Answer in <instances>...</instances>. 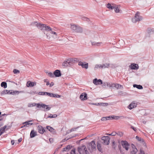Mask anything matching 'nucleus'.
Listing matches in <instances>:
<instances>
[{
    "label": "nucleus",
    "instance_id": "f257e3e1",
    "mask_svg": "<svg viewBox=\"0 0 154 154\" xmlns=\"http://www.w3.org/2000/svg\"><path fill=\"white\" fill-rule=\"evenodd\" d=\"M140 13L137 11L135 14L134 17L132 19V21L134 23L139 21L142 19V17L140 15Z\"/></svg>",
    "mask_w": 154,
    "mask_h": 154
},
{
    "label": "nucleus",
    "instance_id": "f03ea898",
    "mask_svg": "<svg viewBox=\"0 0 154 154\" xmlns=\"http://www.w3.org/2000/svg\"><path fill=\"white\" fill-rule=\"evenodd\" d=\"M71 29L77 33H82V32L83 29L80 26L73 25H71Z\"/></svg>",
    "mask_w": 154,
    "mask_h": 154
},
{
    "label": "nucleus",
    "instance_id": "7ed1b4c3",
    "mask_svg": "<svg viewBox=\"0 0 154 154\" xmlns=\"http://www.w3.org/2000/svg\"><path fill=\"white\" fill-rule=\"evenodd\" d=\"M110 64L108 63H105L102 64H96L94 67V69L99 68L101 69H104L105 68H108L109 67Z\"/></svg>",
    "mask_w": 154,
    "mask_h": 154
},
{
    "label": "nucleus",
    "instance_id": "20e7f679",
    "mask_svg": "<svg viewBox=\"0 0 154 154\" xmlns=\"http://www.w3.org/2000/svg\"><path fill=\"white\" fill-rule=\"evenodd\" d=\"M37 107L38 108L42 107L43 108L45 109L44 110L45 111L50 110L51 108L50 107L48 106L47 105L44 104H40L39 103L37 104Z\"/></svg>",
    "mask_w": 154,
    "mask_h": 154
},
{
    "label": "nucleus",
    "instance_id": "39448f33",
    "mask_svg": "<svg viewBox=\"0 0 154 154\" xmlns=\"http://www.w3.org/2000/svg\"><path fill=\"white\" fill-rule=\"evenodd\" d=\"M101 140L103 141L102 143L106 145H108L109 143L110 138L108 136H103L101 137Z\"/></svg>",
    "mask_w": 154,
    "mask_h": 154
},
{
    "label": "nucleus",
    "instance_id": "423d86ee",
    "mask_svg": "<svg viewBox=\"0 0 154 154\" xmlns=\"http://www.w3.org/2000/svg\"><path fill=\"white\" fill-rule=\"evenodd\" d=\"M40 29L42 31L45 30L47 31H50L52 30V29L50 26H47L46 24H42L41 25Z\"/></svg>",
    "mask_w": 154,
    "mask_h": 154
},
{
    "label": "nucleus",
    "instance_id": "0eeeda50",
    "mask_svg": "<svg viewBox=\"0 0 154 154\" xmlns=\"http://www.w3.org/2000/svg\"><path fill=\"white\" fill-rule=\"evenodd\" d=\"M86 149L85 145H82L78 147V150L79 154H85Z\"/></svg>",
    "mask_w": 154,
    "mask_h": 154
},
{
    "label": "nucleus",
    "instance_id": "6e6552de",
    "mask_svg": "<svg viewBox=\"0 0 154 154\" xmlns=\"http://www.w3.org/2000/svg\"><path fill=\"white\" fill-rule=\"evenodd\" d=\"M121 144L123 147L125 148L126 150H128L129 144L127 141L122 140L121 141Z\"/></svg>",
    "mask_w": 154,
    "mask_h": 154
},
{
    "label": "nucleus",
    "instance_id": "1a4fd4ad",
    "mask_svg": "<svg viewBox=\"0 0 154 154\" xmlns=\"http://www.w3.org/2000/svg\"><path fill=\"white\" fill-rule=\"evenodd\" d=\"M45 95H48L51 97L60 98L61 97V96L59 95L51 93L45 92Z\"/></svg>",
    "mask_w": 154,
    "mask_h": 154
},
{
    "label": "nucleus",
    "instance_id": "9d476101",
    "mask_svg": "<svg viewBox=\"0 0 154 154\" xmlns=\"http://www.w3.org/2000/svg\"><path fill=\"white\" fill-rule=\"evenodd\" d=\"M38 131L41 134H43L44 132H46L47 131H46L44 128L40 125L38 126Z\"/></svg>",
    "mask_w": 154,
    "mask_h": 154
},
{
    "label": "nucleus",
    "instance_id": "9b49d317",
    "mask_svg": "<svg viewBox=\"0 0 154 154\" xmlns=\"http://www.w3.org/2000/svg\"><path fill=\"white\" fill-rule=\"evenodd\" d=\"M80 98L82 100H85L87 99V94L85 93L81 94L80 96Z\"/></svg>",
    "mask_w": 154,
    "mask_h": 154
},
{
    "label": "nucleus",
    "instance_id": "f8f14e48",
    "mask_svg": "<svg viewBox=\"0 0 154 154\" xmlns=\"http://www.w3.org/2000/svg\"><path fill=\"white\" fill-rule=\"evenodd\" d=\"M137 105V103L134 101L132 102L128 106V108L130 109L136 107Z\"/></svg>",
    "mask_w": 154,
    "mask_h": 154
},
{
    "label": "nucleus",
    "instance_id": "ddd939ff",
    "mask_svg": "<svg viewBox=\"0 0 154 154\" xmlns=\"http://www.w3.org/2000/svg\"><path fill=\"white\" fill-rule=\"evenodd\" d=\"M93 82L95 85H99L102 84V81L100 79H97L95 78L93 80Z\"/></svg>",
    "mask_w": 154,
    "mask_h": 154
},
{
    "label": "nucleus",
    "instance_id": "4468645a",
    "mask_svg": "<svg viewBox=\"0 0 154 154\" xmlns=\"http://www.w3.org/2000/svg\"><path fill=\"white\" fill-rule=\"evenodd\" d=\"M85 64H84L82 62L80 61L79 62L78 65L79 66H81L83 68H85L87 69L88 68V63L84 62Z\"/></svg>",
    "mask_w": 154,
    "mask_h": 154
},
{
    "label": "nucleus",
    "instance_id": "2eb2a0df",
    "mask_svg": "<svg viewBox=\"0 0 154 154\" xmlns=\"http://www.w3.org/2000/svg\"><path fill=\"white\" fill-rule=\"evenodd\" d=\"M54 77H59L61 75V73L59 70L57 69L54 72Z\"/></svg>",
    "mask_w": 154,
    "mask_h": 154
},
{
    "label": "nucleus",
    "instance_id": "dca6fc26",
    "mask_svg": "<svg viewBox=\"0 0 154 154\" xmlns=\"http://www.w3.org/2000/svg\"><path fill=\"white\" fill-rule=\"evenodd\" d=\"M129 67L131 69H137L139 68L138 65L134 63H131Z\"/></svg>",
    "mask_w": 154,
    "mask_h": 154
},
{
    "label": "nucleus",
    "instance_id": "f3484780",
    "mask_svg": "<svg viewBox=\"0 0 154 154\" xmlns=\"http://www.w3.org/2000/svg\"><path fill=\"white\" fill-rule=\"evenodd\" d=\"M97 149L98 150V151L101 152V153H103V150L102 149V146L101 144L98 141L97 143Z\"/></svg>",
    "mask_w": 154,
    "mask_h": 154
},
{
    "label": "nucleus",
    "instance_id": "a211bd4d",
    "mask_svg": "<svg viewBox=\"0 0 154 154\" xmlns=\"http://www.w3.org/2000/svg\"><path fill=\"white\" fill-rule=\"evenodd\" d=\"M41 25L42 24L40 23H38L37 22L35 21L32 22L31 24V25L33 26H36L39 29L40 28L41 26Z\"/></svg>",
    "mask_w": 154,
    "mask_h": 154
},
{
    "label": "nucleus",
    "instance_id": "6ab92c4d",
    "mask_svg": "<svg viewBox=\"0 0 154 154\" xmlns=\"http://www.w3.org/2000/svg\"><path fill=\"white\" fill-rule=\"evenodd\" d=\"M46 128L50 132H52L53 134H54L56 132L55 129L49 126H47Z\"/></svg>",
    "mask_w": 154,
    "mask_h": 154
},
{
    "label": "nucleus",
    "instance_id": "aec40b11",
    "mask_svg": "<svg viewBox=\"0 0 154 154\" xmlns=\"http://www.w3.org/2000/svg\"><path fill=\"white\" fill-rule=\"evenodd\" d=\"M115 4H112V5L111 4L108 3L107 4L106 7L111 10H112L114 9L115 8Z\"/></svg>",
    "mask_w": 154,
    "mask_h": 154
},
{
    "label": "nucleus",
    "instance_id": "412c9836",
    "mask_svg": "<svg viewBox=\"0 0 154 154\" xmlns=\"http://www.w3.org/2000/svg\"><path fill=\"white\" fill-rule=\"evenodd\" d=\"M89 145L91 146L92 149H96V145L94 141H92L91 142L89 143Z\"/></svg>",
    "mask_w": 154,
    "mask_h": 154
},
{
    "label": "nucleus",
    "instance_id": "4be33fe9",
    "mask_svg": "<svg viewBox=\"0 0 154 154\" xmlns=\"http://www.w3.org/2000/svg\"><path fill=\"white\" fill-rule=\"evenodd\" d=\"M37 135L36 131H35L33 130H32L30 133V137L31 138L34 137L35 136Z\"/></svg>",
    "mask_w": 154,
    "mask_h": 154
},
{
    "label": "nucleus",
    "instance_id": "5701e85b",
    "mask_svg": "<svg viewBox=\"0 0 154 154\" xmlns=\"http://www.w3.org/2000/svg\"><path fill=\"white\" fill-rule=\"evenodd\" d=\"M34 85V83L30 81H27L26 83V86L28 87H32Z\"/></svg>",
    "mask_w": 154,
    "mask_h": 154
},
{
    "label": "nucleus",
    "instance_id": "b1692460",
    "mask_svg": "<svg viewBox=\"0 0 154 154\" xmlns=\"http://www.w3.org/2000/svg\"><path fill=\"white\" fill-rule=\"evenodd\" d=\"M68 60L67 62L69 63V66L71 65L72 63L74 62L73 58H70L68 59H67Z\"/></svg>",
    "mask_w": 154,
    "mask_h": 154
},
{
    "label": "nucleus",
    "instance_id": "393cba45",
    "mask_svg": "<svg viewBox=\"0 0 154 154\" xmlns=\"http://www.w3.org/2000/svg\"><path fill=\"white\" fill-rule=\"evenodd\" d=\"M72 147V146H71L70 145H68L65 148H63V151H68L71 149Z\"/></svg>",
    "mask_w": 154,
    "mask_h": 154
},
{
    "label": "nucleus",
    "instance_id": "a878e982",
    "mask_svg": "<svg viewBox=\"0 0 154 154\" xmlns=\"http://www.w3.org/2000/svg\"><path fill=\"white\" fill-rule=\"evenodd\" d=\"M103 88H106V87L110 86V84H109L107 82H102V84H101Z\"/></svg>",
    "mask_w": 154,
    "mask_h": 154
},
{
    "label": "nucleus",
    "instance_id": "bb28decb",
    "mask_svg": "<svg viewBox=\"0 0 154 154\" xmlns=\"http://www.w3.org/2000/svg\"><path fill=\"white\" fill-rule=\"evenodd\" d=\"M124 118H126V117H124V116H113V119H115L116 120H118L119 118L123 119Z\"/></svg>",
    "mask_w": 154,
    "mask_h": 154
},
{
    "label": "nucleus",
    "instance_id": "cd10ccee",
    "mask_svg": "<svg viewBox=\"0 0 154 154\" xmlns=\"http://www.w3.org/2000/svg\"><path fill=\"white\" fill-rule=\"evenodd\" d=\"M133 87L134 88H136L139 89H142L143 88V86L140 85H138L136 84L133 85Z\"/></svg>",
    "mask_w": 154,
    "mask_h": 154
},
{
    "label": "nucleus",
    "instance_id": "c85d7f7f",
    "mask_svg": "<svg viewBox=\"0 0 154 154\" xmlns=\"http://www.w3.org/2000/svg\"><path fill=\"white\" fill-rule=\"evenodd\" d=\"M23 91H14L13 90H12V91L10 93L11 94L15 95L16 94H18L19 93L23 92Z\"/></svg>",
    "mask_w": 154,
    "mask_h": 154
},
{
    "label": "nucleus",
    "instance_id": "c756f323",
    "mask_svg": "<svg viewBox=\"0 0 154 154\" xmlns=\"http://www.w3.org/2000/svg\"><path fill=\"white\" fill-rule=\"evenodd\" d=\"M1 86L2 87L6 88L7 87V83L5 82H2L1 84Z\"/></svg>",
    "mask_w": 154,
    "mask_h": 154
},
{
    "label": "nucleus",
    "instance_id": "7c9ffc66",
    "mask_svg": "<svg viewBox=\"0 0 154 154\" xmlns=\"http://www.w3.org/2000/svg\"><path fill=\"white\" fill-rule=\"evenodd\" d=\"M67 62H68L67 59H66V60L63 63L62 66L65 67L68 66L69 65Z\"/></svg>",
    "mask_w": 154,
    "mask_h": 154
},
{
    "label": "nucleus",
    "instance_id": "2f4dec72",
    "mask_svg": "<svg viewBox=\"0 0 154 154\" xmlns=\"http://www.w3.org/2000/svg\"><path fill=\"white\" fill-rule=\"evenodd\" d=\"M114 9L115 11V12L116 13H119L120 12V10L119 8L118 7V6L115 5V8H114Z\"/></svg>",
    "mask_w": 154,
    "mask_h": 154
},
{
    "label": "nucleus",
    "instance_id": "473e14b6",
    "mask_svg": "<svg viewBox=\"0 0 154 154\" xmlns=\"http://www.w3.org/2000/svg\"><path fill=\"white\" fill-rule=\"evenodd\" d=\"M119 95L123 96H125L127 94L125 92L122 91H120L119 92Z\"/></svg>",
    "mask_w": 154,
    "mask_h": 154
},
{
    "label": "nucleus",
    "instance_id": "72a5a7b5",
    "mask_svg": "<svg viewBox=\"0 0 154 154\" xmlns=\"http://www.w3.org/2000/svg\"><path fill=\"white\" fill-rule=\"evenodd\" d=\"M57 117V115L55 114L54 115H52V114H50V115L48 116V118H55Z\"/></svg>",
    "mask_w": 154,
    "mask_h": 154
},
{
    "label": "nucleus",
    "instance_id": "f704fd0d",
    "mask_svg": "<svg viewBox=\"0 0 154 154\" xmlns=\"http://www.w3.org/2000/svg\"><path fill=\"white\" fill-rule=\"evenodd\" d=\"M136 139L140 142H144L143 140L141 137H140L138 136H137L136 137Z\"/></svg>",
    "mask_w": 154,
    "mask_h": 154
},
{
    "label": "nucleus",
    "instance_id": "c9c22d12",
    "mask_svg": "<svg viewBox=\"0 0 154 154\" xmlns=\"http://www.w3.org/2000/svg\"><path fill=\"white\" fill-rule=\"evenodd\" d=\"M37 103H29L28 104V107H32L34 106H37Z\"/></svg>",
    "mask_w": 154,
    "mask_h": 154
},
{
    "label": "nucleus",
    "instance_id": "e433bc0d",
    "mask_svg": "<svg viewBox=\"0 0 154 154\" xmlns=\"http://www.w3.org/2000/svg\"><path fill=\"white\" fill-rule=\"evenodd\" d=\"M46 72V73L48 74V75L50 77H52V78L54 77V74H53L51 72Z\"/></svg>",
    "mask_w": 154,
    "mask_h": 154
},
{
    "label": "nucleus",
    "instance_id": "4c0bfd02",
    "mask_svg": "<svg viewBox=\"0 0 154 154\" xmlns=\"http://www.w3.org/2000/svg\"><path fill=\"white\" fill-rule=\"evenodd\" d=\"M25 124L26 127H27V125H31L33 124L32 123H29L28 122H24L23 123V124Z\"/></svg>",
    "mask_w": 154,
    "mask_h": 154
},
{
    "label": "nucleus",
    "instance_id": "58836bf2",
    "mask_svg": "<svg viewBox=\"0 0 154 154\" xmlns=\"http://www.w3.org/2000/svg\"><path fill=\"white\" fill-rule=\"evenodd\" d=\"M8 91V90H4L2 92L1 94V95L7 94Z\"/></svg>",
    "mask_w": 154,
    "mask_h": 154
},
{
    "label": "nucleus",
    "instance_id": "ea45409f",
    "mask_svg": "<svg viewBox=\"0 0 154 154\" xmlns=\"http://www.w3.org/2000/svg\"><path fill=\"white\" fill-rule=\"evenodd\" d=\"M117 134V133L116 132L114 131L112 132L111 134H106L107 135H109L110 136H115Z\"/></svg>",
    "mask_w": 154,
    "mask_h": 154
},
{
    "label": "nucleus",
    "instance_id": "a19ab883",
    "mask_svg": "<svg viewBox=\"0 0 154 154\" xmlns=\"http://www.w3.org/2000/svg\"><path fill=\"white\" fill-rule=\"evenodd\" d=\"M82 20H86L88 22L89 21V19L87 17H82Z\"/></svg>",
    "mask_w": 154,
    "mask_h": 154
},
{
    "label": "nucleus",
    "instance_id": "79ce46f5",
    "mask_svg": "<svg viewBox=\"0 0 154 154\" xmlns=\"http://www.w3.org/2000/svg\"><path fill=\"white\" fill-rule=\"evenodd\" d=\"M112 148L113 149H115L116 147V143L115 141H113L112 143Z\"/></svg>",
    "mask_w": 154,
    "mask_h": 154
},
{
    "label": "nucleus",
    "instance_id": "37998d69",
    "mask_svg": "<svg viewBox=\"0 0 154 154\" xmlns=\"http://www.w3.org/2000/svg\"><path fill=\"white\" fill-rule=\"evenodd\" d=\"M108 105V103H100V105L102 106H106Z\"/></svg>",
    "mask_w": 154,
    "mask_h": 154
},
{
    "label": "nucleus",
    "instance_id": "c03bdc74",
    "mask_svg": "<svg viewBox=\"0 0 154 154\" xmlns=\"http://www.w3.org/2000/svg\"><path fill=\"white\" fill-rule=\"evenodd\" d=\"M79 127H76V128H72L70 130L69 132H71L72 131H76V130Z\"/></svg>",
    "mask_w": 154,
    "mask_h": 154
},
{
    "label": "nucleus",
    "instance_id": "a18cd8bd",
    "mask_svg": "<svg viewBox=\"0 0 154 154\" xmlns=\"http://www.w3.org/2000/svg\"><path fill=\"white\" fill-rule=\"evenodd\" d=\"M70 154H76L75 149H73L70 152Z\"/></svg>",
    "mask_w": 154,
    "mask_h": 154
},
{
    "label": "nucleus",
    "instance_id": "49530a36",
    "mask_svg": "<svg viewBox=\"0 0 154 154\" xmlns=\"http://www.w3.org/2000/svg\"><path fill=\"white\" fill-rule=\"evenodd\" d=\"M45 92H39L38 93V94L39 95H45Z\"/></svg>",
    "mask_w": 154,
    "mask_h": 154
},
{
    "label": "nucleus",
    "instance_id": "de8ad7c7",
    "mask_svg": "<svg viewBox=\"0 0 154 154\" xmlns=\"http://www.w3.org/2000/svg\"><path fill=\"white\" fill-rule=\"evenodd\" d=\"M13 72L14 74H17V73H19L20 71L17 69H14L13 70Z\"/></svg>",
    "mask_w": 154,
    "mask_h": 154
},
{
    "label": "nucleus",
    "instance_id": "09e8293b",
    "mask_svg": "<svg viewBox=\"0 0 154 154\" xmlns=\"http://www.w3.org/2000/svg\"><path fill=\"white\" fill-rule=\"evenodd\" d=\"M101 120L103 121H105L107 120V118L106 117H103L101 119Z\"/></svg>",
    "mask_w": 154,
    "mask_h": 154
},
{
    "label": "nucleus",
    "instance_id": "8fccbe9b",
    "mask_svg": "<svg viewBox=\"0 0 154 154\" xmlns=\"http://www.w3.org/2000/svg\"><path fill=\"white\" fill-rule=\"evenodd\" d=\"M106 118H107V120H110L113 119V116H109L106 117Z\"/></svg>",
    "mask_w": 154,
    "mask_h": 154
},
{
    "label": "nucleus",
    "instance_id": "3c124183",
    "mask_svg": "<svg viewBox=\"0 0 154 154\" xmlns=\"http://www.w3.org/2000/svg\"><path fill=\"white\" fill-rule=\"evenodd\" d=\"M100 44V43H98V42L96 43V42H92V45L98 46V44Z\"/></svg>",
    "mask_w": 154,
    "mask_h": 154
},
{
    "label": "nucleus",
    "instance_id": "603ef678",
    "mask_svg": "<svg viewBox=\"0 0 154 154\" xmlns=\"http://www.w3.org/2000/svg\"><path fill=\"white\" fill-rule=\"evenodd\" d=\"M121 86V85L119 84H117L115 85V87L117 88H119Z\"/></svg>",
    "mask_w": 154,
    "mask_h": 154
},
{
    "label": "nucleus",
    "instance_id": "864d4df0",
    "mask_svg": "<svg viewBox=\"0 0 154 154\" xmlns=\"http://www.w3.org/2000/svg\"><path fill=\"white\" fill-rule=\"evenodd\" d=\"M50 142L51 143H53L54 141V139L52 138H50L49 139Z\"/></svg>",
    "mask_w": 154,
    "mask_h": 154
},
{
    "label": "nucleus",
    "instance_id": "5fc2aeb1",
    "mask_svg": "<svg viewBox=\"0 0 154 154\" xmlns=\"http://www.w3.org/2000/svg\"><path fill=\"white\" fill-rule=\"evenodd\" d=\"M5 130H4L3 129H2V128H1L0 129V131L2 134L5 132Z\"/></svg>",
    "mask_w": 154,
    "mask_h": 154
},
{
    "label": "nucleus",
    "instance_id": "6e6d98bb",
    "mask_svg": "<svg viewBox=\"0 0 154 154\" xmlns=\"http://www.w3.org/2000/svg\"><path fill=\"white\" fill-rule=\"evenodd\" d=\"M118 148H119V150L120 152H122V150H121L122 146L120 144H119L118 145Z\"/></svg>",
    "mask_w": 154,
    "mask_h": 154
},
{
    "label": "nucleus",
    "instance_id": "4d7b16f0",
    "mask_svg": "<svg viewBox=\"0 0 154 154\" xmlns=\"http://www.w3.org/2000/svg\"><path fill=\"white\" fill-rule=\"evenodd\" d=\"M109 66L112 68H114L115 67V65L114 64H110Z\"/></svg>",
    "mask_w": 154,
    "mask_h": 154
},
{
    "label": "nucleus",
    "instance_id": "13d9d810",
    "mask_svg": "<svg viewBox=\"0 0 154 154\" xmlns=\"http://www.w3.org/2000/svg\"><path fill=\"white\" fill-rule=\"evenodd\" d=\"M91 104L96 106H100V103H93Z\"/></svg>",
    "mask_w": 154,
    "mask_h": 154
},
{
    "label": "nucleus",
    "instance_id": "bf43d9fd",
    "mask_svg": "<svg viewBox=\"0 0 154 154\" xmlns=\"http://www.w3.org/2000/svg\"><path fill=\"white\" fill-rule=\"evenodd\" d=\"M73 60H74V63L75 62H78L79 61V60L77 58H73Z\"/></svg>",
    "mask_w": 154,
    "mask_h": 154
},
{
    "label": "nucleus",
    "instance_id": "052dcab7",
    "mask_svg": "<svg viewBox=\"0 0 154 154\" xmlns=\"http://www.w3.org/2000/svg\"><path fill=\"white\" fill-rule=\"evenodd\" d=\"M11 126H12V124H11L10 125L7 126V128H6V130H8V129H9V128H11Z\"/></svg>",
    "mask_w": 154,
    "mask_h": 154
},
{
    "label": "nucleus",
    "instance_id": "680f3d73",
    "mask_svg": "<svg viewBox=\"0 0 154 154\" xmlns=\"http://www.w3.org/2000/svg\"><path fill=\"white\" fill-rule=\"evenodd\" d=\"M131 128L132 129H133L134 131H137L136 128H135L134 127V126H131Z\"/></svg>",
    "mask_w": 154,
    "mask_h": 154
},
{
    "label": "nucleus",
    "instance_id": "e2e57ef3",
    "mask_svg": "<svg viewBox=\"0 0 154 154\" xmlns=\"http://www.w3.org/2000/svg\"><path fill=\"white\" fill-rule=\"evenodd\" d=\"M54 85V83L53 82H51L50 84V87H51L53 85Z\"/></svg>",
    "mask_w": 154,
    "mask_h": 154
},
{
    "label": "nucleus",
    "instance_id": "0e129e2a",
    "mask_svg": "<svg viewBox=\"0 0 154 154\" xmlns=\"http://www.w3.org/2000/svg\"><path fill=\"white\" fill-rule=\"evenodd\" d=\"M51 31V33L52 34H54L55 35H57V33L55 32H54V31Z\"/></svg>",
    "mask_w": 154,
    "mask_h": 154
},
{
    "label": "nucleus",
    "instance_id": "69168bd1",
    "mask_svg": "<svg viewBox=\"0 0 154 154\" xmlns=\"http://www.w3.org/2000/svg\"><path fill=\"white\" fill-rule=\"evenodd\" d=\"M78 134H75V135H74V136H71V137L69 138H73V137H76V136H78Z\"/></svg>",
    "mask_w": 154,
    "mask_h": 154
},
{
    "label": "nucleus",
    "instance_id": "338daca9",
    "mask_svg": "<svg viewBox=\"0 0 154 154\" xmlns=\"http://www.w3.org/2000/svg\"><path fill=\"white\" fill-rule=\"evenodd\" d=\"M117 134L118 135L120 136V137L122 136V133H121V132L118 133H117Z\"/></svg>",
    "mask_w": 154,
    "mask_h": 154
},
{
    "label": "nucleus",
    "instance_id": "774afa93",
    "mask_svg": "<svg viewBox=\"0 0 154 154\" xmlns=\"http://www.w3.org/2000/svg\"><path fill=\"white\" fill-rule=\"evenodd\" d=\"M85 154H89V152H88V151L87 150V149H86L85 152Z\"/></svg>",
    "mask_w": 154,
    "mask_h": 154
}]
</instances>
